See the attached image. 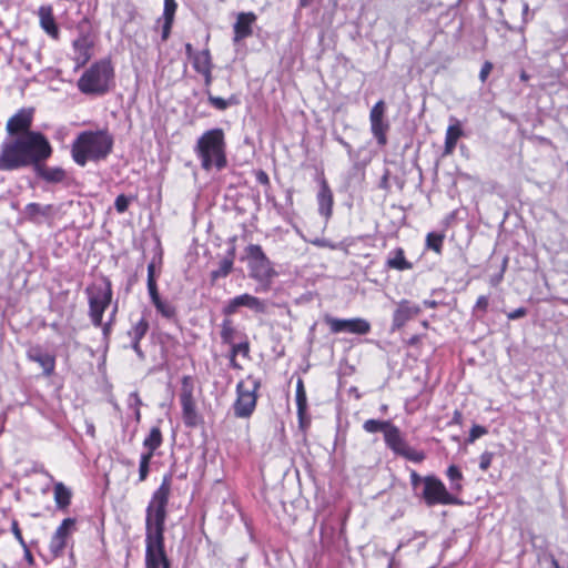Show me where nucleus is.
<instances>
[{
	"instance_id": "f257e3e1",
	"label": "nucleus",
	"mask_w": 568,
	"mask_h": 568,
	"mask_svg": "<svg viewBox=\"0 0 568 568\" xmlns=\"http://www.w3.org/2000/svg\"><path fill=\"white\" fill-rule=\"evenodd\" d=\"M52 154L53 146L40 131L6 139L0 145V171L32 170L39 162L48 161Z\"/></svg>"
},
{
	"instance_id": "f03ea898",
	"label": "nucleus",
	"mask_w": 568,
	"mask_h": 568,
	"mask_svg": "<svg viewBox=\"0 0 568 568\" xmlns=\"http://www.w3.org/2000/svg\"><path fill=\"white\" fill-rule=\"evenodd\" d=\"M112 149L113 138L108 131H83L71 144V156L78 165L84 166L89 161L106 159Z\"/></svg>"
},
{
	"instance_id": "7ed1b4c3",
	"label": "nucleus",
	"mask_w": 568,
	"mask_h": 568,
	"mask_svg": "<svg viewBox=\"0 0 568 568\" xmlns=\"http://www.w3.org/2000/svg\"><path fill=\"white\" fill-rule=\"evenodd\" d=\"M194 153L204 171L215 168L221 171L227 165L226 141L223 129L214 128L205 131L194 145Z\"/></svg>"
},
{
	"instance_id": "20e7f679",
	"label": "nucleus",
	"mask_w": 568,
	"mask_h": 568,
	"mask_svg": "<svg viewBox=\"0 0 568 568\" xmlns=\"http://www.w3.org/2000/svg\"><path fill=\"white\" fill-rule=\"evenodd\" d=\"M171 485L172 474H165L159 488L153 491L145 509V532L164 534Z\"/></svg>"
},
{
	"instance_id": "39448f33",
	"label": "nucleus",
	"mask_w": 568,
	"mask_h": 568,
	"mask_svg": "<svg viewBox=\"0 0 568 568\" xmlns=\"http://www.w3.org/2000/svg\"><path fill=\"white\" fill-rule=\"evenodd\" d=\"M114 70L110 60L93 63L78 80V89L87 95H103L111 89Z\"/></svg>"
},
{
	"instance_id": "423d86ee",
	"label": "nucleus",
	"mask_w": 568,
	"mask_h": 568,
	"mask_svg": "<svg viewBox=\"0 0 568 568\" xmlns=\"http://www.w3.org/2000/svg\"><path fill=\"white\" fill-rule=\"evenodd\" d=\"M248 266V276L256 281L262 291H268L274 277L277 276L273 263L258 244H250L245 248Z\"/></svg>"
},
{
	"instance_id": "0eeeda50",
	"label": "nucleus",
	"mask_w": 568,
	"mask_h": 568,
	"mask_svg": "<svg viewBox=\"0 0 568 568\" xmlns=\"http://www.w3.org/2000/svg\"><path fill=\"white\" fill-rule=\"evenodd\" d=\"M261 387V379L248 375L245 381L236 385V399L233 404L234 415L237 418H248L256 408L257 390Z\"/></svg>"
},
{
	"instance_id": "6e6552de",
	"label": "nucleus",
	"mask_w": 568,
	"mask_h": 568,
	"mask_svg": "<svg viewBox=\"0 0 568 568\" xmlns=\"http://www.w3.org/2000/svg\"><path fill=\"white\" fill-rule=\"evenodd\" d=\"M417 498L424 500L426 506L435 505H458L460 500L453 496L444 485V483L434 475L425 476V485Z\"/></svg>"
},
{
	"instance_id": "1a4fd4ad",
	"label": "nucleus",
	"mask_w": 568,
	"mask_h": 568,
	"mask_svg": "<svg viewBox=\"0 0 568 568\" xmlns=\"http://www.w3.org/2000/svg\"><path fill=\"white\" fill-rule=\"evenodd\" d=\"M145 568H171L164 534L145 532Z\"/></svg>"
},
{
	"instance_id": "9d476101",
	"label": "nucleus",
	"mask_w": 568,
	"mask_h": 568,
	"mask_svg": "<svg viewBox=\"0 0 568 568\" xmlns=\"http://www.w3.org/2000/svg\"><path fill=\"white\" fill-rule=\"evenodd\" d=\"M194 379L192 376L185 375L181 379L180 402L182 406V417L186 427H195L201 422L197 414L196 404L193 397Z\"/></svg>"
},
{
	"instance_id": "9b49d317",
	"label": "nucleus",
	"mask_w": 568,
	"mask_h": 568,
	"mask_svg": "<svg viewBox=\"0 0 568 568\" xmlns=\"http://www.w3.org/2000/svg\"><path fill=\"white\" fill-rule=\"evenodd\" d=\"M324 322L328 325L333 334L351 333L356 335H366L371 332V323L365 318H336L326 314Z\"/></svg>"
},
{
	"instance_id": "f8f14e48",
	"label": "nucleus",
	"mask_w": 568,
	"mask_h": 568,
	"mask_svg": "<svg viewBox=\"0 0 568 568\" xmlns=\"http://www.w3.org/2000/svg\"><path fill=\"white\" fill-rule=\"evenodd\" d=\"M386 114V103L384 100L377 101L369 112L371 132L376 139L379 146L387 144V132L389 131L390 124Z\"/></svg>"
},
{
	"instance_id": "ddd939ff",
	"label": "nucleus",
	"mask_w": 568,
	"mask_h": 568,
	"mask_svg": "<svg viewBox=\"0 0 568 568\" xmlns=\"http://www.w3.org/2000/svg\"><path fill=\"white\" fill-rule=\"evenodd\" d=\"M240 307H246L257 314H265L267 312V303L265 301L248 293H244L226 301L222 313L230 317L235 314Z\"/></svg>"
},
{
	"instance_id": "4468645a",
	"label": "nucleus",
	"mask_w": 568,
	"mask_h": 568,
	"mask_svg": "<svg viewBox=\"0 0 568 568\" xmlns=\"http://www.w3.org/2000/svg\"><path fill=\"white\" fill-rule=\"evenodd\" d=\"M32 122L33 109H20L6 124L9 139H16V136L27 135L28 133H37L38 131L31 130Z\"/></svg>"
},
{
	"instance_id": "2eb2a0df",
	"label": "nucleus",
	"mask_w": 568,
	"mask_h": 568,
	"mask_svg": "<svg viewBox=\"0 0 568 568\" xmlns=\"http://www.w3.org/2000/svg\"><path fill=\"white\" fill-rule=\"evenodd\" d=\"M23 219L32 224L41 225L53 220L55 207L52 204L29 203L22 211Z\"/></svg>"
},
{
	"instance_id": "dca6fc26",
	"label": "nucleus",
	"mask_w": 568,
	"mask_h": 568,
	"mask_svg": "<svg viewBox=\"0 0 568 568\" xmlns=\"http://www.w3.org/2000/svg\"><path fill=\"white\" fill-rule=\"evenodd\" d=\"M33 175L37 180L47 184H61L68 179V172L61 166H49L47 161L39 162L32 169Z\"/></svg>"
},
{
	"instance_id": "f3484780",
	"label": "nucleus",
	"mask_w": 568,
	"mask_h": 568,
	"mask_svg": "<svg viewBox=\"0 0 568 568\" xmlns=\"http://www.w3.org/2000/svg\"><path fill=\"white\" fill-rule=\"evenodd\" d=\"M27 358L39 364L45 377H50L55 369V356L47 352L41 345H30L27 349Z\"/></svg>"
},
{
	"instance_id": "a211bd4d",
	"label": "nucleus",
	"mask_w": 568,
	"mask_h": 568,
	"mask_svg": "<svg viewBox=\"0 0 568 568\" xmlns=\"http://www.w3.org/2000/svg\"><path fill=\"white\" fill-rule=\"evenodd\" d=\"M85 294L88 303L111 304L113 296L111 281L106 276H102L100 282L87 286Z\"/></svg>"
},
{
	"instance_id": "6ab92c4d",
	"label": "nucleus",
	"mask_w": 568,
	"mask_h": 568,
	"mask_svg": "<svg viewBox=\"0 0 568 568\" xmlns=\"http://www.w3.org/2000/svg\"><path fill=\"white\" fill-rule=\"evenodd\" d=\"M422 312L418 304H415L408 300H402L393 314L392 328H402L409 320L414 318Z\"/></svg>"
},
{
	"instance_id": "aec40b11",
	"label": "nucleus",
	"mask_w": 568,
	"mask_h": 568,
	"mask_svg": "<svg viewBox=\"0 0 568 568\" xmlns=\"http://www.w3.org/2000/svg\"><path fill=\"white\" fill-rule=\"evenodd\" d=\"M256 14L254 12H240L236 21L233 24V42L239 43L242 40L253 34V24L256 22Z\"/></svg>"
},
{
	"instance_id": "412c9836",
	"label": "nucleus",
	"mask_w": 568,
	"mask_h": 568,
	"mask_svg": "<svg viewBox=\"0 0 568 568\" xmlns=\"http://www.w3.org/2000/svg\"><path fill=\"white\" fill-rule=\"evenodd\" d=\"M318 213L327 221L333 213L334 197L327 181L322 178L317 193Z\"/></svg>"
},
{
	"instance_id": "4be33fe9",
	"label": "nucleus",
	"mask_w": 568,
	"mask_h": 568,
	"mask_svg": "<svg viewBox=\"0 0 568 568\" xmlns=\"http://www.w3.org/2000/svg\"><path fill=\"white\" fill-rule=\"evenodd\" d=\"M40 26L53 39L59 38V27L53 17V11L50 6H41L38 11Z\"/></svg>"
},
{
	"instance_id": "5701e85b",
	"label": "nucleus",
	"mask_w": 568,
	"mask_h": 568,
	"mask_svg": "<svg viewBox=\"0 0 568 568\" xmlns=\"http://www.w3.org/2000/svg\"><path fill=\"white\" fill-rule=\"evenodd\" d=\"M386 446L393 450L396 455H400L402 452L407 447V442L402 436V433L394 424L387 429L384 436Z\"/></svg>"
},
{
	"instance_id": "b1692460",
	"label": "nucleus",
	"mask_w": 568,
	"mask_h": 568,
	"mask_svg": "<svg viewBox=\"0 0 568 568\" xmlns=\"http://www.w3.org/2000/svg\"><path fill=\"white\" fill-rule=\"evenodd\" d=\"M386 267L396 271H408L413 268V263L406 260L402 247H396L389 252L386 258Z\"/></svg>"
},
{
	"instance_id": "393cba45",
	"label": "nucleus",
	"mask_w": 568,
	"mask_h": 568,
	"mask_svg": "<svg viewBox=\"0 0 568 568\" xmlns=\"http://www.w3.org/2000/svg\"><path fill=\"white\" fill-rule=\"evenodd\" d=\"M235 257V247L232 246L224 258H222L219 263V267L211 272V281L212 283L216 282L219 278L226 277L233 270Z\"/></svg>"
},
{
	"instance_id": "a878e982",
	"label": "nucleus",
	"mask_w": 568,
	"mask_h": 568,
	"mask_svg": "<svg viewBox=\"0 0 568 568\" xmlns=\"http://www.w3.org/2000/svg\"><path fill=\"white\" fill-rule=\"evenodd\" d=\"M91 45H92L91 41L85 36H80L78 39H75L73 41V48L77 53L75 60H77L78 67L83 65L89 61V59L91 57V53H90Z\"/></svg>"
},
{
	"instance_id": "bb28decb",
	"label": "nucleus",
	"mask_w": 568,
	"mask_h": 568,
	"mask_svg": "<svg viewBox=\"0 0 568 568\" xmlns=\"http://www.w3.org/2000/svg\"><path fill=\"white\" fill-rule=\"evenodd\" d=\"M53 493L57 509L67 510L71 504L72 491L63 483H55Z\"/></svg>"
},
{
	"instance_id": "cd10ccee",
	"label": "nucleus",
	"mask_w": 568,
	"mask_h": 568,
	"mask_svg": "<svg viewBox=\"0 0 568 568\" xmlns=\"http://www.w3.org/2000/svg\"><path fill=\"white\" fill-rule=\"evenodd\" d=\"M163 437L159 427H152L149 435L143 440V447L146 449L143 454H150L153 457L154 452L162 445Z\"/></svg>"
},
{
	"instance_id": "c85d7f7f",
	"label": "nucleus",
	"mask_w": 568,
	"mask_h": 568,
	"mask_svg": "<svg viewBox=\"0 0 568 568\" xmlns=\"http://www.w3.org/2000/svg\"><path fill=\"white\" fill-rule=\"evenodd\" d=\"M193 69L201 73L203 71H206L209 69H213L214 64L212 61V55L209 49H204L202 51H199L196 55H194V59L192 60Z\"/></svg>"
},
{
	"instance_id": "c756f323",
	"label": "nucleus",
	"mask_w": 568,
	"mask_h": 568,
	"mask_svg": "<svg viewBox=\"0 0 568 568\" xmlns=\"http://www.w3.org/2000/svg\"><path fill=\"white\" fill-rule=\"evenodd\" d=\"M205 93L207 95L209 103L215 108L216 110L224 111L231 105H235L239 103V100L235 95H231L229 99H223L220 97H215L211 93V90H205Z\"/></svg>"
},
{
	"instance_id": "7c9ffc66",
	"label": "nucleus",
	"mask_w": 568,
	"mask_h": 568,
	"mask_svg": "<svg viewBox=\"0 0 568 568\" xmlns=\"http://www.w3.org/2000/svg\"><path fill=\"white\" fill-rule=\"evenodd\" d=\"M110 304L89 303V317L93 326H102V318Z\"/></svg>"
},
{
	"instance_id": "2f4dec72",
	"label": "nucleus",
	"mask_w": 568,
	"mask_h": 568,
	"mask_svg": "<svg viewBox=\"0 0 568 568\" xmlns=\"http://www.w3.org/2000/svg\"><path fill=\"white\" fill-rule=\"evenodd\" d=\"M236 328L232 321L226 316L221 324V339L223 344L232 345L236 335Z\"/></svg>"
},
{
	"instance_id": "473e14b6",
	"label": "nucleus",
	"mask_w": 568,
	"mask_h": 568,
	"mask_svg": "<svg viewBox=\"0 0 568 568\" xmlns=\"http://www.w3.org/2000/svg\"><path fill=\"white\" fill-rule=\"evenodd\" d=\"M153 305H154L155 310L158 311V313L161 314V316H163L164 318L170 320V321H176L178 312H176V307L173 304H171L170 302L160 300L159 302L154 303Z\"/></svg>"
},
{
	"instance_id": "72a5a7b5",
	"label": "nucleus",
	"mask_w": 568,
	"mask_h": 568,
	"mask_svg": "<svg viewBox=\"0 0 568 568\" xmlns=\"http://www.w3.org/2000/svg\"><path fill=\"white\" fill-rule=\"evenodd\" d=\"M390 420H379V419H367L363 424V428L367 433H378L383 432L384 435L387 433V429L392 426Z\"/></svg>"
},
{
	"instance_id": "f704fd0d",
	"label": "nucleus",
	"mask_w": 568,
	"mask_h": 568,
	"mask_svg": "<svg viewBox=\"0 0 568 568\" xmlns=\"http://www.w3.org/2000/svg\"><path fill=\"white\" fill-rule=\"evenodd\" d=\"M446 475L450 481V489L457 493L460 491L463 487V474L460 469L456 465H450L446 470Z\"/></svg>"
},
{
	"instance_id": "c9c22d12",
	"label": "nucleus",
	"mask_w": 568,
	"mask_h": 568,
	"mask_svg": "<svg viewBox=\"0 0 568 568\" xmlns=\"http://www.w3.org/2000/svg\"><path fill=\"white\" fill-rule=\"evenodd\" d=\"M296 406H297V415H302L304 410H307V397L304 388V383L301 378H298L296 383Z\"/></svg>"
},
{
	"instance_id": "e433bc0d",
	"label": "nucleus",
	"mask_w": 568,
	"mask_h": 568,
	"mask_svg": "<svg viewBox=\"0 0 568 568\" xmlns=\"http://www.w3.org/2000/svg\"><path fill=\"white\" fill-rule=\"evenodd\" d=\"M149 331V322L142 317L139 322H136L133 327L128 332V335L131 339L141 341Z\"/></svg>"
},
{
	"instance_id": "4c0bfd02",
	"label": "nucleus",
	"mask_w": 568,
	"mask_h": 568,
	"mask_svg": "<svg viewBox=\"0 0 568 568\" xmlns=\"http://www.w3.org/2000/svg\"><path fill=\"white\" fill-rule=\"evenodd\" d=\"M444 235L430 232L426 236V246L429 250H433L436 253H440L443 248Z\"/></svg>"
},
{
	"instance_id": "58836bf2",
	"label": "nucleus",
	"mask_w": 568,
	"mask_h": 568,
	"mask_svg": "<svg viewBox=\"0 0 568 568\" xmlns=\"http://www.w3.org/2000/svg\"><path fill=\"white\" fill-rule=\"evenodd\" d=\"M75 529V519L65 518L61 525L57 528L54 535L62 537L67 541L68 536Z\"/></svg>"
},
{
	"instance_id": "ea45409f",
	"label": "nucleus",
	"mask_w": 568,
	"mask_h": 568,
	"mask_svg": "<svg viewBox=\"0 0 568 568\" xmlns=\"http://www.w3.org/2000/svg\"><path fill=\"white\" fill-rule=\"evenodd\" d=\"M153 457L150 454H141L139 463V483L145 481L150 473V463Z\"/></svg>"
},
{
	"instance_id": "a19ab883",
	"label": "nucleus",
	"mask_w": 568,
	"mask_h": 568,
	"mask_svg": "<svg viewBox=\"0 0 568 568\" xmlns=\"http://www.w3.org/2000/svg\"><path fill=\"white\" fill-rule=\"evenodd\" d=\"M65 542L67 541L64 539H62V537H59L53 534V536L50 540V545H49L50 552L53 558H57L62 555L63 549L65 547Z\"/></svg>"
},
{
	"instance_id": "79ce46f5",
	"label": "nucleus",
	"mask_w": 568,
	"mask_h": 568,
	"mask_svg": "<svg viewBox=\"0 0 568 568\" xmlns=\"http://www.w3.org/2000/svg\"><path fill=\"white\" fill-rule=\"evenodd\" d=\"M410 462L422 463L425 459V453L422 450H416L412 448L409 445L399 455Z\"/></svg>"
},
{
	"instance_id": "37998d69",
	"label": "nucleus",
	"mask_w": 568,
	"mask_h": 568,
	"mask_svg": "<svg viewBox=\"0 0 568 568\" xmlns=\"http://www.w3.org/2000/svg\"><path fill=\"white\" fill-rule=\"evenodd\" d=\"M231 354H232V357H236L237 354H241L243 355L244 357H248V354H250V342L247 339V337L244 335V341L239 343V344H235L233 343L231 345Z\"/></svg>"
},
{
	"instance_id": "c03bdc74",
	"label": "nucleus",
	"mask_w": 568,
	"mask_h": 568,
	"mask_svg": "<svg viewBox=\"0 0 568 568\" xmlns=\"http://www.w3.org/2000/svg\"><path fill=\"white\" fill-rule=\"evenodd\" d=\"M409 477L414 495L417 497L425 485V477H422L416 470H412Z\"/></svg>"
},
{
	"instance_id": "a18cd8bd",
	"label": "nucleus",
	"mask_w": 568,
	"mask_h": 568,
	"mask_svg": "<svg viewBox=\"0 0 568 568\" xmlns=\"http://www.w3.org/2000/svg\"><path fill=\"white\" fill-rule=\"evenodd\" d=\"M488 305H489L488 296L480 295L477 298L476 304H475V306L473 308V315L476 316L477 318H480V315H478V313L479 312L486 313V311L488 308Z\"/></svg>"
},
{
	"instance_id": "49530a36",
	"label": "nucleus",
	"mask_w": 568,
	"mask_h": 568,
	"mask_svg": "<svg viewBox=\"0 0 568 568\" xmlns=\"http://www.w3.org/2000/svg\"><path fill=\"white\" fill-rule=\"evenodd\" d=\"M178 4L175 0H164V10H163V20H172L174 21V16L176 11Z\"/></svg>"
},
{
	"instance_id": "de8ad7c7",
	"label": "nucleus",
	"mask_w": 568,
	"mask_h": 568,
	"mask_svg": "<svg viewBox=\"0 0 568 568\" xmlns=\"http://www.w3.org/2000/svg\"><path fill=\"white\" fill-rule=\"evenodd\" d=\"M455 123L449 125L446 131V139L458 141V139L463 135V130L460 128L459 122L454 119Z\"/></svg>"
},
{
	"instance_id": "09e8293b",
	"label": "nucleus",
	"mask_w": 568,
	"mask_h": 568,
	"mask_svg": "<svg viewBox=\"0 0 568 568\" xmlns=\"http://www.w3.org/2000/svg\"><path fill=\"white\" fill-rule=\"evenodd\" d=\"M487 434V429L486 427L481 426V425H474L471 428H470V432H469V436L468 438L466 439L467 443L471 444L474 443L477 438H479L480 436Z\"/></svg>"
},
{
	"instance_id": "8fccbe9b",
	"label": "nucleus",
	"mask_w": 568,
	"mask_h": 568,
	"mask_svg": "<svg viewBox=\"0 0 568 568\" xmlns=\"http://www.w3.org/2000/svg\"><path fill=\"white\" fill-rule=\"evenodd\" d=\"M129 204H130V199L124 194L118 195L114 201V207H115L116 212H119V213H124L128 210Z\"/></svg>"
},
{
	"instance_id": "3c124183",
	"label": "nucleus",
	"mask_w": 568,
	"mask_h": 568,
	"mask_svg": "<svg viewBox=\"0 0 568 568\" xmlns=\"http://www.w3.org/2000/svg\"><path fill=\"white\" fill-rule=\"evenodd\" d=\"M493 458H494V453H491V452H484L480 455L479 468L481 470L486 471L490 467Z\"/></svg>"
},
{
	"instance_id": "603ef678",
	"label": "nucleus",
	"mask_w": 568,
	"mask_h": 568,
	"mask_svg": "<svg viewBox=\"0 0 568 568\" xmlns=\"http://www.w3.org/2000/svg\"><path fill=\"white\" fill-rule=\"evenodd\" d=\"M333 136H334V140L337 141L346 150L349 160H355L356 155L353 151L352 145L348 142H346L341 135H338L336 133H334Z\"/></svg>"
},
{
	"instance_id": "864d4df0",
	"label": "nucleus",
	"mask_w": 568,
	"mask_h": 568,
	"mask_svg": "<svg viewBox=\"0 0 568 568\" xmlns=\"http://www.w3.org/2000/svg\"><path fill=\"white\" fill-rule=\"evenodd\" d=\"M11 531L12 534L14 535L16 539L19 541V544L22 546V547H26L27 542L24 541L23 539V536H22V532H21V529L19 527V524L16 519H13L11 521Z\"/></svg>"
},
{
	"instance_id": "5fc2aeb1",
	"label": "nucleus",
	"mask_w": 568,
	"mask_h": 568,
	"mask_svg": "<svg viewBox=\"0 0 568 568\" xmlns=\"http://www.w3.org/2000/svg\"><path fill=\"white\" fill-rule=\"evenodd\" d=\"M148 292L151 298L152 304L159 302L161 298L159 291H158V284L156 282L148 283Z\"/></svg>"
},
{
	"instance_id": "6e6d98bb",
	"label": "nucleus",
	"mask_w": 568,
	"mask_h": 568,
	"mask_svg": "<svg viewBox=\"0 0 568 568\" xmlns=\"http://www.w3.org/2000/svg\"><path fill=\"white\" fill-rule=\"evenodd\" d=\"M493 63L489 61H485L481 65L480 72H479V80L484 83L486 82L489 73L493 70Z\"/></svg>"
},
{
	"instance_id": "4d7b16f0",
	"label": "nucleus",
	"mask_w": 568,
	"mask_h": 568,
	"mask_svg": "<svg viewBox=\"0 0 568 568\" xmlns=\"http://www.w3.org/2000/svg\"><path fill=\"white\" fill-rule=\"evenodd\" d=\"M528 313L526 307H518L509 313H507V318L510 321H515L521 317H525Z\"/></svg>"
},
{
	"instance_id": "13d9d810",
	"label": "nucleus",
	"mask_w": 568,
	"mask_h": 568,
	"mask_svg": "<svg viewBox=\"0 0 568 568\" xmlns=\"http://www.w3.org/2000/svg\"><path fill=\"white\" fill-rule=\"evenodd\" d=\"M173 21L172 20H163L162 24V33H161V40L164 42L169 39L171 29H172Z\"/></svg>"
},
{
	"instance_id": "bf43d9fd",
	"label": "nucleus",
	"mask_w": 568,
	"mask_h": 568,
	"mask_svg": "<svg viewBox=\"0 0 568 568\" xmlns=\"http://www.w3.org/2000/svg\"><path fill=\"white\" fill-rule=\"evenodd\" d=\"M389 175H390V172L388 169H385L384 171V174L382 175L381 180H379V183H378V187L384 190V191H389L390 189V185H389Z\"/></svg>"
},
{
	"instance_id": "052dcab7",
	"label": "nucleus",
	"mask_w": 568,
	"mask_h": 568,
	"mask_svg": "<svg viewBox=\"0 0 568 568\" xmlns=\"http://www.w3.org/2000/svg\"><path fill=\"white\" fill-rule=\"evenodd\" d=\"M142 405V400L136 392H133L129 396V406L136 409Z\"/></svg>"
},
{
	"instance_id": "680f3d73",
	"label": "nucleus",
	"mask_w": 568,
	"mask_h": 568,
	"mask_svg": "<svg viewBox=\"0 0 568 568\" xmlns=\"http://www.w3.org/2000/svg\"><path fill=\"white\" fill-rule=\"evenodd\" d=\"M298 424L302 429H305L311 424V417L307 415L306 410L303 412L302 415H297Z\"/></svg>"
},
{
	"instance_id": "e2e57ef3",
	"label": "nucleus",
	"mask_w": 568,
	"mask_h": 568,
	"mask_svg": "<svg viewBox=\"0 0 568 568\" xmlns=\"http://www.w3.org/2000/svg\"><path fill=\"white\" fill-rule=\"evenodd\" d=\"M212 70L213 69H209V70L200 73L201 75H203L205 90L210 89V87L212 84V81H213Z\"/></svg>"
},
{
	"instance_id": "0e129e2a",
	"label": "nucleus",
	"mask_w": 568,
	"mask_h": 568,
	"mask_svg": "<svg viewBox=\"0 0 568 568\" xmlns=\"http://www.w3.org/2000/svg\"><path fill=\"white\" fill-rule=\"evenodd\" d=\"M256 181L263 185H268L270 184V179H268V175L265 171L263 170H258L256 172Z\"/></svg>"
},
{
	"instance_id": "69168bd1",
	"label": "nucleus",
	"mask_w": 568,
	"mask_h": 568,
	"mask_svg": "<svg viewBox=\"0 0 568 568\" xmlns=\"http://www.w3.org/2000/svg\"><path fill=\"white\" fill-rule=\"evenodd\" d=\"M131 347H132V349L135 352V354H136L141 359H143V358H144V353H143V351L141 349L140 341H138V339H131Z\"/></svg>"
},
{
	"instance_id": "338daca9",
	"label": "nucleus",
	"mask_w": 568,
	"mask_h": 568,
	"mask_svg": "<svg viewBox=\"0 0 568 568\" xmlns=\"http://www.w3.org/2000/svg\"><path fill=\"white\" fill-rule=\"evenodd\" d=\"M112 325H113V323H111V321H108L106 323L102 322V326H100V327L102 328V334H103L104 339L109 338L111 331H112Z\"/></svg>"
},
{
	"instance_id": "774afa93",
	"label": "nucleus",
	"mask_w": 568,
	"mask_h": 568,
	"mask_svg": "<svg viewBox=\"0 0 568 568\" xmlns=\"http://www.w3.org/2000/svg\"><path fill=\"white\" fill-rule=\"evenodd\" d=\"M456 144H457V141L449 140V139L445 138V146H444L445 154H450L454 151V149L456 148Z\"/></svg>"
}]
</instances>
